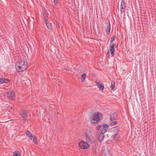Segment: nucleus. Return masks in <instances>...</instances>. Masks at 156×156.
I'll list each match as a JSON object with an SVG mask.
<instances>
[{
    "mask_svg": "<svg viewBox=\"0 0 156 156\" xmlns=\"http://www.w3.org/2000/svg\"><path fill=\"white\" fill-rule=\"evenodd\" d=\"M27 62L24 59H20L18 61L16 64V68L19 72H23L27 69Z\"/></svg>",
    "mask_w": 156,
    "mask_h": 156,
    "instance_id": "nucleus-1",
    "label": "nucleus"
},
{
    "mask_svg": "<svg viewBox=\"0 0 156 156\" xmlns=\"http://www.w3.org/2000/svg\"><path fill=\"white\" fill-rule=\"evenodd\" d=\"M92 117L90 120V123L95 124L100 122L103 119V115L102 113L97 111L94 113Z\"/></svg>",
    "mask_w": 156,
    "mask_h": 156,
    "instance_id": "nucleus-2",
    "label": "nucleus"
},
{
    "mask_svg": "<svg viewBox=\"0 0 156 156\" xmlns=\"http://www.w3.org/2000/svg\"><path fill=\"white\" fill-rule=\"evenodd\" d=\"M117 117V113L116 112H114L111 114L110 117V120L112 122L109 124L110 126H114L117 124V121H113L116 120Z\"/></svg>",
    "mask_w": 156,
    "mask_h": 156,
    "instance_id": "nucleus-3",
    "label": "nucleus"
},
{
    "mask_svg": "<svg viewBox=\"0 0 156 156\" xmlns=\"http://www.w3.org/2000/svg\"><path fill=\"white\" fill-rule=\"evenodd\" d=\"M108 128V126L106 124H102L98 126L96 128L97 130H100L101 133H105Z\"/></svg>",
    "mask_w": 156,
    "mask_h": 156,
    "instance_id": "nucleus-4",
    "label": "nucleus"
},
{
    "mask_svg": "<svg viewBox=\"0 0 156 156\" xmlns=\"http://www.w3.org/2000/svg\"><path fill=\"white\" fill-rule=\"evenodd\" d=\"M115 36H113L111 37L110 39V42L111 43L110 44L109 46V50L110 52L111 53V55L112 56H113L114 54L115 49L114 47L115 46V44H113L112 42L115 40Z\"/></svg>",
    "mask_w": 156,
    "mask_h": 156,
    "instance_id": "nucleus-5",
    "label": "nucleus"
},
{
    "mask_svg": "<svg viewBox=\"0 0 156 156\" xmlns=\"http://www.w3.org/2000/svg\"><path fill=\"white\" fill-rule=\"evenodd\" d=\"M80 148L83 149H87L90 147L88 143L84 141H81L79 143Z\"/></svg>",
    "mask_w": 156,
    "mask_h": 156,
    "instance_id": "nucleus-6",
    "label": "nucleus"
},
{
    "mask_svg": "<svg viewBox=\"0 0 156 156\" xmlns=\"http://www.w3.org/2000/svg\"><path fill=\"white\" fill-rule=\"evenodd\" d=\"M6 96L10 99L13 100L15 98V94L14 91L8 92L6 93Z\"/></svg>",
    "mask_w": 156,
    "mask_h": 156,
    "instance_id": "nucleus-7",
    "label": "nucleus"
},
{
    "mask_svg": "<svg viewBox=\"0 0 156 156\" xmlns=\"http://www.w3.org/2000/svg\"><path fill=\"white\" fill-rule=\"evenodd\" d=\"M90 133L91 131L90 130H87L85 136L86 140L89 143H91L92 142V140H90L89 136V133Z\"/></svg>",
    "mask_w": 156,
    "mask_h": 156,
    "instance_id": "nucleus-8",
    "label": "nucleus"
},
{
    "mask_svg": "<svg viewBox=\"0 0 156 156\" xmlns=\"http://www.w3.org/2000/svg\"><path fill=\"white\" fill-rule=\"evenodd\" d=\"M96 85L99 88V90L103 91L104 89V85L101 82H96Z\"/></svg>",
    "mask_w": 156,
    "mask_h": 156,
    "instance_id": "nucleus-9",
    "label": "nucleus"
},
{
    "mask_svg": "<svg viewBox=\"0 0 156 156\" xmlns=\"http://www.w3.org/2000/svg\"><path fill=\"white\" fill-rule=\"evenodd\" d=\"M10 82V80L8 79L0 78V84L3 83H8Z\"/></svg>",
    "mask_w": 156,
    "mask_h": 156,
    "instance_id": "nucleus-10",
    "label": "nucleus"
},
{
    "mask_svg": "<svg viewBox=\"0 0 156 156\" xmlns=\"http://www.w3.org/2000/svg\"><path fill=\"white\" fill-rule=\"evenodd\" d=\"M48 14L47 11L44 10L43 11V18L44 21H48Z\"/></svg>",
    "mask_w": 156,
    "mask_h": 156,
    "instance_id": "nucleus-11",
    "label": "nucleus"
},
{
    "mask_svg": "<svg viewBox=\"0 0 156 156\" xmlns=\"http://www.w3.org/2000/svg\"><path fill=\"white\" fill-rule=\"evenodd\" d=\"M19 114L24 120L26 119L27 117V114L26 112H23V110H21L19 112Z\"/></svg>",
    "mask_w": 156,
    "mask_h": 156,
    "instance_id": "nucleus-12",
    "label": "nucleus"
},
{
    "mask_svg": "<svg viewBox=\"0 0 156 156\" xmlns=\"http://www.w3.org/2000/svg\"><path fill=\"white\" fill-rule=\"evenodd\" d=\"M30 139L31 140L33 141V142L35 144H38L37 139L36 136L34 135H33L31 137H30Z\"/></svg>",
    "mask_w": 156,
    "mask_h": 156,
    "instance_id": "nucleus-13",
    "label": "nucleus"
},
{
    "mask_svg": "<svg viewBox=\"0 0 156 156\" xmlns=\"http://www.w3.org/2000/svg\"><path fill=\"white\" fill-rule=\"evenodd\" d=\"M104 133H101L99 134L98 136V141H100V142L101 141L103 140L104 137Z\"/></svg>",
    "mask_w": 156,
    "mask_h": 156,
    "instance_id": "nucleus-14",
    "label": "nucleus"
},
{
    "mask_svg": "<svg viewBox=\"0 0 156 156\" xmlns=\"http://www.w3.org/2000/svg\"><path fill=\"white\" fill-rule=\"evenodd\" d=\"M112 137L113 138V141L117 140L119 137V135L118 133H116L112 136Z\"/></svg>",
    "mask_w": 156,
    "mask_h": 156,
    "instance_id": "nucleus-15",
    "label": "nucleus"
},
{
    "mask_svg": "<svg viewBox=\"0 0 156 156\" xmlns=\"http://www.w3.org/2000/svg\"><path fill=\"white\" fill-rule=\"evenodd\" d=\"M110 29H111V26H110V22L109 21H108V25L107 27V29H106V32H107V34H109V33L110 32Z\"/></svg>",
    "mask_w": 156,
    "mask_h": 156,
    "instance_id": "nucleus-16",
    "label": "nucleus"
},
{
    "mask_svg": "<svg viewBox=\"0 0 156 156\" xmlns=\"http://www.w3.org/2000/svg\"><path fill=\"white\" fill-rule=\"evenodd\" d=\"M44 22L45 23V24L48 28L49 29H51L52 28L51 23H49L48 21H48H45Z\"/></svg>",
    "mask_w": 156,
    "mask_h": 156,
    "instance_id": "nucleus-17",
    "label": "nucleus"
},
{
    "mask_svg": "<svg viewBox=\"0 0 156 156\" xmlns=\"http://www.w3.org/2000/svg\"><path fill=\"white\" fill-rule=\"evenodd\" d=\"M86 76V74L85 73L82 74L81 76V81L83 82L85 80Z\"/></svg>",
    "mask_w": 156,
    "mask_h": 156,
    "instance_id": "nucleus-18",
    "label": "nucleus"
},
{
    "mask_svg": "<svg viewBox=\"0 0 156 156\" xmlns=\"http://www.w3.org/2000/svg\"><path fill=\"white\" fill-rule=\"evenodd\" d=\"M13 156H21V154L18 151H16L13 153Z\"/></svg>",
    "mask_w": 156,
    "mask_h": 156,
    "instance_id": "nucleus-19",
    "label": "nucleus"
},
{
    "mask_svg": "<svg viewBox=\"0 0 156 156\" xmlns=\"http://www.w3.org/2000/svg\"><path fill=\"white\" fill-rule=\"evenodd\" d=\"M25 134L28 136L30 138V137H31L33 135L31 133L30 131L29 130H28L27 131H26V132L25 133Z\"/></svg>",
    "mask_w": 156,
    "mask_h": 156,
    "instance_id": "nucleus-20",
    "label": "nucleus"
},
{
    "mask_svg": "<svg viewBox=\"0 0 156 156\" xmlns=\"http://www.w3.org/2000/svg\"><path fill=\"white\" fill-rule=\"evenodd\" d=\"M115 87V82L114 81L113 83L112 82V83L111 85V88L112 90H113Z\"/></svg>",
    "mask_w": 156,
    "mask_h": 156,
    "instance_id": "nucleus-21",
    "label": "nucleus"
},
{
    "mask_svg": "<svg viewBox=\"0 0 156 156\" xmlns=\"http://www.w3.org/2000/svg\"><path fill=\"white\" fill-rule=\"evenodd\" d=\"M121 7H125V2L124 0H121Z\"/></svg>",
    "mask_w": 156,
    "mask_h": 156,
    "instance_id": "nucleus-22",
    "label": "nucleus"
},
{
    "mask_svg": "<svg viewBox=\"0 0 156 156\" xmlns=\"http://www.w3.org/2000/svg\"><path fill=\"white\" fill-rule=\"evenodd\" d=\"M125 7H121V13L122 14L124 12L125 10Z\"/></svg>",
    "mask_w": 156,
    "mask_h": 156,
    "instance_id": "nucleus-23",
    "label": "nucleus"
},
{
    "mask_svg": "<svg viewBox=\"0 0 156 156\" xmlns=\"http://www.w3.org/2000/svg\"><path fill=\"white\" fill-rule=\"evenodd\" d=\"M53 1L55 5H56L58 4V0H53Z\"/></svg>",
    "mask_w": 156,
    "mask_h": 156,
    "instance_id": "nucleus-24",
    "label": "nucleus"
},
{
    "mask_svg": "<svg viewBox=\"0 0 156 156\" xmlns=\"http://www.w3.org/2000/svg\"><path fill=\"white\" fill-rule=\"evenodd\" d=\"M119 129H120V128L119 127H116V128H115V129L114 130V131H119Z\"/></svg>",
    "mask_w": 156,
    "mask_h": 156,
    "instance_id": "nucleus-25",
    "label": "nucleus"
},
{
    "mask_svg": "<svg viewBox=\"0 0 156 156\" xmlns=\"http://www.w3.org/2000/svg\"><path fill=\"white\" fill-rule=\"evenodd\" d=\"M68 67L67 68L64 67V69L66 70V71H69V69H68Z\"/></svg>",
    "mask_w": 156,
    "mask_h": 156,
    "instance_id": "nucleus-26",
    "label": "nucleus"
},
{
    "mask_svg": "<svg viewBox=\"0 0 156 156\" xmlns=\"http://www.w3.org/2000/svg\"><path fill=\"white\" fill-rule=\"evenodd\" d=\"M93 152L94 154H96V153H97V152L95 150H94L93 151Z\"/></svg>",
    "mask_w": 156,
    "mask_h": 156,
    "instance_id": "nucleus-27",
    "label": "nucleus"
},
{
    "mask_svg": "<svg viewBox=\"0 0 156 156\" xmlns=\"http://www.w3.org/2000/svg\"><path fill=\"white\" fill-rule=\"evenodd\" d=\"M109 51H108V54H109Z\"/></svg>",
    "mask_w": 156,
    "mask_h": 156,
    "instance_id": "nucleus-28",
    "label": "nucleus"
},
{
    "mask_svg": "<svg viewBox=\"0 0 156 156\" xmlns=\"http://www.w3.org/2000/svg\"><path fill=\"white\" fill-rule=\"evenodd\" d=\"M10 108H11V109H12V107H10Z\"/></svg>",
    "mask_w": 156,
    "mask_h": 156,
    "instance_id": "nucleus-29",
    "label": "nucleus"
}]
</instances>
